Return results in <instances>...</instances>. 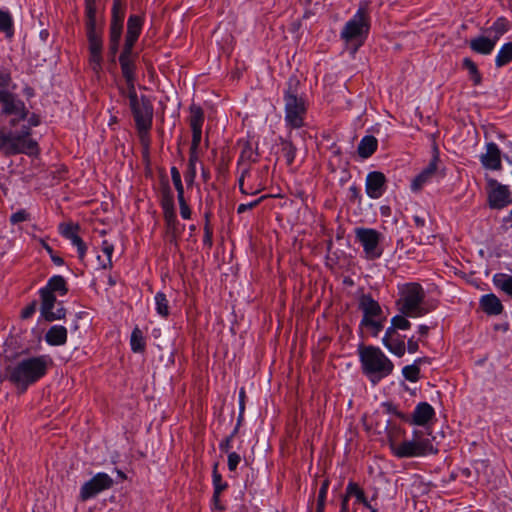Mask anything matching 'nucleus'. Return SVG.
I'll use <instances>...</instances> for the list:
<instances>
[{
  "label": "nucleus",
  "mask_w": 512,
  "mask_h": 512,
  "mask_svg": "<svg viewBox=\"0 0 512 512\" xmlns=\"http://www.w3.org/2000/svg\"><path fill=\"white\" fill-rule=\"evenodd\" d=\"M48 365L49 360L45 356L23 359L15 366L7 367L5 377L24 391L45 375Z\"/></svg>",
  "instance_id": "f257e3e1"
},
{
  "label": "nucleus",
  "mask_w": 512,
  "mask_h": 512,
  "mask_svg": "<svg viewBox=\"0 0 512 512\" xmlns=\"http://www.w3.org/2000/svg\"><path fill=\"white\" fill-rule=\"evenodd\" d=\"M359 357L363 373L374 384L389 376L394 369L392 361L378 347L360 348Z\"/></svg>",
  "instance_id": "f03ea898"
},
{
  "label": "nucleus",
  "mask_w": 512,
  "mask_h": 512,
  "mask_svg": "<svg viewBox=\"0 0 512 512\" xmlns=\"http://www.w3.org/2000/svg\"><path fill=\"white\" fill-rule=\"evenodd\" d=\"M30 128L23 127L19 133L6 128L0 129V152L5 156L16 154H34L38 151L37 142L30 137Z\"/></svg>",
  "instance_id": "7ed1b4c3"
},
{
  "label": "nucleus",
  "mask_w": 512,
  "mask_h": 512,
  "mask_svg": "<svg viewBox=\"0 0 512 512\" xmlns=\"http://www.w3.org/2000/svg\"><path fill=\"white\" fill-rule=\"evenodd\" d=\"M425 292L420 284L408 283L401 287L397 306L401 314L407 317H422L429 313L424 307Z\"/></svg>",
  "instance_id": "20e7f679"
},
{
  "label": "nucleus",
  "mask_w": 512,
  "mask_h": 512,
  "mask_svg": "<svg viewBox=\"0 0 512 512\" xmlns=\"http://www.w3.org/2000/svg\"><path fill=\"white\" fill-rule=\"evenodd\" d=\"M54 292H59L61 295L66 294V282L62 276H53L47 286L41 289V315L47 321L60 320L65 317V309L59 304L56 312H52L55 306L56 297Z\"/></svg>",
  "instance_id": "39448f33"
},
{
  "label": "nucleus",
  "mask_w": 512,
  "mask_h": 512,
  "mask_svg": "<svg viewBox=\"0 0 512 512\" xmlns=\"http://www.w3.org/2000/svg\"><path fill=\"white\" fill-rule=\"evenodd\" d=\"M132 111L136 127L142 141L147 137L152 126L153 106L146 96L138 97L135 87H131L126 95Z\"/></svg>",
  "instance_id": "423d86ee"
},
{
  "label": "nucleus",
  "mask_w": 512,
  "mask_h": 512,
  "mask_svg": "<svg viewBox=\"0 0 512 512\" xmlns=\"http://www.w3.org/2000/svg\"><path fill=\"white\" fill-rule=\"evenodd\" d=\"M11 78L8 74L0 73V88L9 86ZM1 115L11 116L10 125L15 126L19 121L24 120L28 115V110L22 100L15 94L0 89Z\"/></svg>",
  "instance_id": "0eeeda50"
},
{
  "label": "nucleus",
  "mask_w": 512,
  "mask_h": 512,
  "mask_svg": "<svg viewBox=\"0 0 512 512\" xmlns=\"http://www.w3.org/2000/svg\"><path fill=\"white\" fill-rule=\"evenodd\" d=\"M300 82L297 78H290L285 92V120L292 128L303 126V117L306 113L305 101L298 95Z\"/></svg>",
  "instance_id": "6e6552de"
},
{
  "label": "nucleus",
  "mask_w": 512,
  "mask_h": 512,
  "mask_svg": "<svg viewBox=\"0 0 512 512\" xmlns=\"http://www.w3.org/2000/svg\"><path fill=\"white\" fill-rule=\"evenodd\" d=\"M420 434V432L415 431L412 440H405L399 443L391 442L392 452L399 458L421 457L437 453L438 448L434 447L429 439L421 438Z\"/></svg>",
  "instance_id": "1a4fd4ad"
},
{
  "label": "nucleus",
  "mask_w": 512,
  "mask_h": 512,
  "mask_svg": "<svg viewBox=\"0 0 512 512\" xmlns=\"http://www.w3.org/2000/svg\"><path fill=\"white\" fill-rule=\"evenodd\" d=\"M370 29V17L366 7H360L356 14L350 19L344 26L341 37L346 42L357 41L358 45L354 48V52L357 48L363 44L365 38L368 35Z\"/></svg>",
  "instance_id": "9d476101"
},
{
  "label": "nucleus",
  "mask_w": 512,
  "mask_h": 512,
  "mask_svg": "<svg viewBox=\"0 0 512 512\" xmlns=\"http://www.w3.org/2000/svg\"><path fill=\"white\" fill-rule=\"evenodd\" d=\"M113 485L112 478L106 473H98L84 483L80 490V498L86 501Z\"/></svg>",
  "instance_id": "9b49d317"
},
{
  "label": "nucleus",
  "mask_w": 512,
  "mask_h": 512,
  "mask_svg": "<svg viewBox=\"0 0 512 512\" xmlns=\"http://www.w3.org/2000/svg\"><path fill=\"white\" fill-rule=\"evenodd\" d=\"M487 183L489 187L488 200L491 208L501 209L511 203V192L507 186L492 178H489Z\"/></svg>",
  "instance_id": "f8f14e48"
},
{
  "label": "nucleus",
  "mask_w": 512,
  "mask_h": 512,
  "mask_svg": "<svg viewBox=\"0 0 512 512\" xmlns=\"http://www.w3.org/2000/svg\"><path fill=\"white\" fill-rule=\"evenodd\" d=\"M355 236L362 245L365 253L381 254V252L377 250L380 241L383 239L380 232L371 228H356Z\"/></svg>",
  "instance_id": "ddd939ff"
},
{
  "label": "nucleus",
  "mask_w": 512,
  "mask_h": 512,
  "mask_svg": "<svg viewBox=\"0 0 512 512\" xmlns=\"http://www.w3.org/2000/svg\"><path fill=\"white\" fill-rule=\"evenodd\" d=\"M438 162H439V150L437 145L433 147V156L428 166L423 169L412 181L411 189L415 192L420 191L423 186L431 181V179L436 175L438 170Z\"/></svg>",
  "instance_id": "4468645a"
},
{
  "label": "nucleus",
  "mask_w": 512,
  "mask_h": 512,
  "mask_svg": "<svg viewBox=\"0 0 512 512\" xmlns=\"http://www.w3.org/2000/svg\"><path fill=\"white\" fill-rule=\"evenodd\" d=\"M59 233L70 240L73 245L77 247V252L82 256L86 252V246L83 243L79 232L80 226L78 223L67 221L59 224Z\"/></svg>",
  "instance_id": "2eb2a0df"
},
{
  "label": "nucleus",
  "mask_w": 512,
  "mask_h": 512,
  "mask_svg": "<svg viewBox=\"0 0 512 512\" xmlns=\"http://www.w3.org/2000/svg\"><path fill=\"white\" fill-rule=\"evenodd\" d=\"M190 116H189V125L192 130V140L193 146H199L202 137V126L204 123V111L203 109L196 105L192 104L189 108Z\"/></svg>",
  "instance_id": "dca6fc26"
},
{
  "label": "nucleus",
  "mask_w": 512,
  "mask_h": 512,
  "mask_svg": "<svg viewBox=\"0 0 512 512\" xmlns=\"http://www.w3.org/2000/svg\"><path fill=\"white\" fill-rule=\"evenodd\" d=\"M385 182L386 178L382 172H370L366 179L367 195L373 199L381 197L384 192Z\"/></svg>",
  "instance_id": "f3484780"
},
{
  "label": "nucleus",
  "mask_w": 512,
  "mask_h": 512,
  "mask_svg": "<svg viewBox=\"0 0 512 512\" xmlns=\"http://www.w3.org/2000/svg\"><path fill=\"white\" fill-rule=\"evenodd\" d=\"M480 161L486 169L499 170L501 168V151L498 146L490 142L486 146V153L480 156Z\"/></svg>",
  "instance_id": "a211bd4d"
},
{
  "label": "nucleus",
  "mask_w": 512,
  "mask_h": 512,
  "mask_svg": "<svg viewBox=\"0 0 512 512\" xmlns=\"http://www.w3.org/2000/svg\"><path fill=\"white\" fill-rule=\"evenodd\" d=\"M142 29V19L137 15H131L127 22V34L124 49L132 50Z\"/></svg>",
  "instance_id": "6ab92c4d"
},
{
  "label": "nucleus",
  "mask_w": 512,
  "mask_h": 512,
  "mask_svg": "<svg viewBox=\"0 0 512 512\" xmlns=\"http://www.w3.org/2000/svg\"><path fill=\"white\" fill-rule=\"evenodd\" d=\"M434 414L435 411L430 404L427 402H421L415 407L410 423L424 426L433 418Z\"/></svg>",
  "instance_id": "aec40b11"
},
{
  "label": "nucleus",
  "mask_w": 512,
  "mask_h": 512,
  "mask_svg": "<svg viewBox=\"0 0 512 512\" xmlns=\"http://www.w3.org/2000/svg\"><path fill=\"white\" fill-rule=\"evenodd\" d=\"M131 53H132V50L127 51L126 49H123V52L121 53V55L119 57L122 74L127 81L128 90L131 89V87H135L134 86V80H135L134 64L131 59Z\"/></svg>",
  "instance_id": "412c9836"
},
{
  "label": "nucleus",
  "mask_w": 512,
  "mask_h": 512,
  "mask_svg": "<svg viewBox=\"0 0 512 512\" xmlns=\"http://www.w3.org/2000/svg\"><path fill=\"white\" fill-rule=\"evenodd\" d=\"M45 340L52 346L64 345L67 341V329L62 325H54L45 334Z\"/></svg>",
  "instance_id": "4be33fe9"
},
{
  "label": "nucleus",
  "mask_w": 512,
  "mask_h": 512,
  "mask_svg": "<svg viewBox=\"0 0 512 512\" xmlns=\"http://www.w3.org/2000/svg\"><path fill=\"white\" fill-rule=\"evenodd\" d=\"M359 307L364 313L363 319L374 318L381 313V307L370 295H362Z\"/></svg>",
  "instance_id": "5701e85b"
},
{
  "label": "nucleus",
  "mask_w": 512,
  "mask_h": 512,
  "mask_svg": "<svg viewBox=\"0 0 512 512\" xmlns=\"http://www.w3.org/2000/svg\"><path fill=\"white\" fill-rule=\"evenodd\" d=\"M480 304L483 311L489 315H498L503 311V305L500 299L494 294L482 296Z\"/></svg>",
  "instance_id": "b1692460"
},
{
  "label": "nucleus",
  "mask_w": 512,
  "mask_h": 512,
  "mask_svg": "<svg viewBox=\"0 0 512 512\" xmlns=\"http://www.w3.org/2000/svg\"><path fill=\"white\" fill-rule=\"evenodd\" d=\"M496 43L489 36H478L470 41V48L479 54H490Z\"/></svg>",
  "instance_id": "393cba45"
},
{
  "label": "nucleus",
  "mask_w": 512,
  "mask_h": 512,
  "mask_svg": "<svg viewBox=\"0 0 512 512\" xmlns=\"http://www.w3.org/2000/svg\"><path fill=\"white\" fill-rule=\"evenodd\" d=\"M87 36L90 53L102 52L101 36L96 29V23H94L93 19H91V23L88 25Z\"/></svg>",
  "instance_id": "a878e982"
},
{
  "label": "nucleus",
  "mask_w": 512,
  "mask_h": 512,
  "mask_svg": "<svg viewBox=\"0 0 512 512\" xmlns=\"http://www.w3.org/2000/svg\"><path fill=\"white\" fill-rule=\"evenodd\" d=\"M377 139L374 136H365L358 145V154L362 158L370 157L377 149Z\"/></svg>",
  "instance_id": "bb28decb"
},
{
  "label": "nucleus",
  "mask_w": 512,
  "mask_h": 512,
  "mask_svg": "<svg viewBox=\"0 0 512 512\" xmlns=\"http://www.w3.org/2000/svg\"><path fill=\"white\" fill-rule=\"evenodd\" d=\"M382 342L384 346L396 356L402 357L405 354V343L400 339L399 335L393 338H383Z\"/></svg>",
  "instance_id": "cd10ccee"
},
{
  "label": "nucleus",
  "mask_w": 512,
  "mask_h": 512,
  "mask_svg": "<svg viewBox=\"0 0 512 512\" xmlns=\"http://www.w3.org/2000/svg\"><path fill=\"white\" fill-rule=\"evenodd\" d=\"M493 283L507 295L512 298V275L505 273L495 274L493 277Z\"/></svg>",
  "instance_id": "c85d7f7f"
},
{
  "label": "nucleus",
  "mask_w": 512,
  "mask_h": 512,
  "mask_svg": "<svg viewBox=\"0 0 512 512\" xmlns=\"http://www.w3.org/2000/svg\"><path fill=\"white\" fill-rule=\"evenodd\" d=\"M507 31V22L504 18L497 19L493 25L486 29L488 36L495 42Z\"/></svg>",
  "instance_id": "c756f323"
},
{
  "label": "nucleus",
  "mask_w": 512,
  "mask_h": 512,
  "mask_svg": "<svg viewBox=\"0 0 512 512\" xmlns=\"http://www.w3.org/2000/svg\"><path fill=\"white\" fill-rule=\"evenodd\" d=\"M512 60V42L505 43L499 50L495 63L497 67H502Z\"/></svg>",
  "instance_id": "7c9ffc66"
},
{
  "label": "nucleus",
  "mask_w": 512,
  "mask_h": 512,
  "mask_svg": "<svg viewBox=\"0 0 512 512\" xmlns=\"http://www.w3.org/2000/svg\"><path fill=\"white\" fill-rule=\"evenodd\" d=\"M155 305L160 316L167 317L169 315V301L163 292L156 293Z\"/></svg>",
  "instance_id": "2f4dec72"
},
{
  "label": "nucleus",
  "mask_w": 512,
  "mask_h": 512,
  "mask_svg": "<svg viewBox=\"0 0 512 512\" xmlns=\"http://www.w3.org/2000/svg\"><path fill=\"white\" fill-rule=\"evenodd\" d=\"M145 347V341L142 331L136 327L131 334V349L134 352H142Z\"/></svg>",
  "instance_id": "473e14b6"
},
{
  "label": "nucleus",
  "mask_w": 512,
  "mask_h": 512,
  "mask_svg": "<svg viewBox=\"0 0 512 512\" xmlns=\"http://www.w3.org/2000/svg\"><path fill=\"white\" fill-rule=\"evenodd\" d=\"M463 67L468 70L474 85H479L482 81V77L478 71L477 65L470 58H465L463 60Z\"/></svg>",
  "instance_id": "72a5a7b5"
},
{
  "label": "nucleus",
  "mask_w": 512,
  "mask_h": 512,
  "mask_svg": "<svg viewBox=\"0 0 512 512\" xmlns=\"http://www.w3.org/2000/svg\"><path fill=\"white\" fill-rule=\"evenodd\" d=\"M123 19H124V10L121 6L120 0H115L113 8H112V21L111 26L114 24H119V30L122 31L123 27Z\"/></svg>",
  "instance_id": "f704fd0d"
},
{
  "label": "nucleus",
  "mask_w": 512,
  "mask_h": 512,
  "mask_svg": "<svg viewBox=\"0 0 512 512\" xmlns=\"http://www.w3.org/2000/svg\"><path fill=\"white\" fill-rule=\"evenodd\" d=\"M0 31L5 32L9 37L13 34L11 15L2 10H0Z\"/></svg>",
  "instance_id": "c9c22d12"
},
{
  "label": "nucleus",
  "mask_w": 512,
  "mask_h": 512,
  "mask_svg": "<svg viewBox=\"0 0 512 512\" xmlns=\"http://www.w3.org/2000/svg\"><path fill=\"white\" fill-rule=\"evenodd\" d=\"M164 216L169 225H171L175 219L174 204L171 197H167L163 201Z\"/></svg>",
  "instance_id": "e433bc0d"
},
{
  "label": "nucleus",
  "mask_w": 512,
  "mask_h": 512,
  "mask_svg": "<svg viewBox=\"0 0 512 512\" xmlns=\"http://www.w3.org/2000/svg\"><path fill=\"white\" fill-rule=\"evenodd\" d=\"M121 33L122 31L119 30V24H114L113 27H110V49L113 54L117 52Z\"/></svg>",
  "instance_id": "4c0bfd02"
},
{
  "label": "nucleus",
  "mask_w": 512,
  "mask_h": 512,
  "mask_svg": "<svg viewBox=\"0 0 512 512\" xmlns=\"http://www.w3.org/2000/svg\"><path fill=\"white\" fill-rule=\"evenodd\" d=\"M281 145L282 153L286 159V163L288 165H291L295 158L296 148L291 142L288 141H282Z\"/></svg>",
  "instance_id": "58836bf2"
},
{
  "label": "nucleus",
  "mask_w": 512,
  "mask_h": 512,
  "mask_svg": "<svg viewBox=\"0 0 512 512\" xmlns=\"http://www.w3.org/2000/svg\"><path fill=\"white\" fill-rule=\"evenodd\" d=\"M403 376L412 382H416L419 379L420 369L417 365L405 366L402 370Z\"/></svg>",
  "instance_id": "ea45409f"
},
{
  "label": "nucleus",
  "mask_w": 512,
  "mask_h": 512,
  "mask_svg": "<svg viewBox=\"0 0 512 512\" xmlns=\"http://www.w3.org/2000/svg\"><path fill=\"white\" fill-rule=\"evenodd\" d=\"M241 161L255 162L257 153L249 143H245L240 156Z\"/></svg>",
  "instance_id": "a19ab883"
},
{
  "label": "nucleus",
  "mask_w": 512,
  "mask_h": 512,
  "mask_svg": "<svg viewBox=\"0 0 512 512\" xmlns=\"http://www.w3.org/2000/svg\"><path fill=\"white\" fill-rule=\"evenodd\" d=\"M346 489H347L348 495L355 496L358 502H360L361 500H364V498H365L364 492L358 486V484H356L354 482H350L347 485Z\"/></svg>",
  "instance_id": "79ce46f5"
},
{
  "label": "nucleus",
  "mask_w": 512,
  "mask_h": 512,
  "mask_svg": "<svg viewBox=\"0 0 512 512\" xmlns=\"http://www.w3.org/2000/svg\"><path fill=\"white\" fill-rule=\"evenodd\" d=\"M391 324L394 325L396 329L406 330L409 329L411 323L406 319L405 315H397L392 318Z\"/></svg>",
  "instance_id": "37998d69"
},
{
  "label": "nucleus",
  "mask_w": 512,
  "mask_h": 512,
  "mask_svg": "<svg viewBox=\"0 0 512 512\" xmlns=\"http://www.w3.org/2000/svg\"><path fill=\"white\" fill-rule=\"evenodd\" d=\"M327 490H328V483H327V481H325V482H323V484H322V486H321V488L319 490L318 503H317V512H323L324 511Z\"/></svg>",
  "instance_id": "c03bdc74"
},
{
  "label": "nucleus",
  "mask_w": 512,
  "mask_h": 512,
  "mask_svg": "<svg viewBox=\"0 0 512 512\" xmlns=\"http://www.w3.org/2000/svg\"><path fill=\"white\" fill-rule=\"evenodd\" d=\"M362 325L368 326L372 329L373 335L377 336L378 333L382 330L383 325L380 321L375 320L374 318L362 319Z\"/></svg>",
  "instance_id": "a18cd8bd"
},
{
  "label": "nucleus",
  "mask_w": 512,
  "mask_h": 512,
  "mask_svg": "<svg viewBox=\"0 0 512 512\" xmlns=\"http://www.w3.org/2000/svg\"><path fill=\"white\" fill-rule=\"evenodd\" d=\"M213 485L214 491L217 493H221L227 487V484L222 481L221 475L217 472L216 468L213 471Z\"/></svg>",
  "instance_id": "49530a36"
},
{
  "label": "nucleus",
  "mask_w": 512,
  "mask_h": 512,
  "mask_svg": "<svg viewBox=\"0 0 512 512\" xmlns=\"http://www.w3.org/2000/svg\"><path fill=\"white\" fill-rule=\"evenodd\" d=\"M171 177H172V181H173V184H174L176 190L177 191L184 190V187H183V184L181 181L180 172L178 171V169L176 167L171 168Z\"/></svg>",
  "instance_id": "de8ad7c7"
},
{
  "label": "nucleus",
  "mask_w": 512,
  "mask_h": 512,
  "mask_svg": "<svg viewBox=\"0 0 512 512\" xmlns=\"http://www.w3.org/2000/svg\"><path fill=\"white\" fill-rule=\"evenodd\" d=\"M102 55L101 52L90 53V63L92 69L98 72L101 69Z\"/></svg>",
  "instance_id": "09e8293b"
},
{
  "label": "nucleus",
  "mask_w": 512,
  "mask_h": 512,
  "mask_svg": "<svg viewBox=\"0 0 512 512\" xmlns=\"http://www.w3.org/2000/svg\"><path fill=\"white\" fill-rule=\"evenodd\" d=\"M241 457L236 452H231L228 455V468L230 471H234L240 463Z\"/></svg>",
  "instance_id": "8fccbe9b"
},
{
  "label": "nucleus",
  "mask_w": 512,
  "mask_h": 512,
  "mask_svg": "<svg viewBox=\"0 0 512 512\" xmlns=\"http://www.w3.org/2000/svg\"><path fill=\"white\" fill-rule=\"evenodd\" d=\"M28 218H29V214L25 210H20L11 215L10 221L13 224H17V223L24 222V221L28 220Z\"/></svg>",
  "instance_id": "3c124183"
},
{
  "label": "nucleus",
  "mask_w": 512,
  "mask_h": 512,
  "mask_svg": "<svg viewBox=\"0 0 512 512\" xmlns=\"http://www.w3.org/2000/svg\"><path fill=\"white\" fill-rule=\"evenodd\" d=\"M264 198H266V196H262L258 199H256L255 201H252L250 203H247V204H240L237 208V212L239 214L241 213H244L245 211L249 210V209H253L254 207H256Z\"/></svg>",
  "instance_id": "603ef678"
},
{
  "label": "nucleus",
  "mask_w": 512,
  "mask_h": 512,
  "mask_svg": "<svg viewBox=\"0 0 512 512\" xmlns=\"http://www.w3.org/2000/svg\"><path fill=\"white\" fill-rule=\"evenodd\" d=\"M238 428H239V425L237 424V426L235 427V429L233 430L232 434L230 436H228L226 439H224L221 443H220V449L224 452H228L229 449L231 448V442H232V438L235 436V434L238 432Z\"/></svg>",
  "instance_id": "864d4df0"
},
{
  "label": "nucleus",
  "mask_w": 512,
  "mask_h": 512,
  "mask_svg": "<svg viewBox=\"0 0 512 512\" xmlns=\"http://www.w3.org/2000/svg\"><path fill=\"white\" fill-rule=\"evenodd\" d=\"M239 408H240V413H239V417H238V425H240V423L243 419V412L245 409V390H244V388H241L240 392H239Z\"/></svg>",
  "instance_id": "5fc2aeb1"
},
{
  "label": "nucleus",
  "mask_w": 512,
  "mask_h": 512,
  "mask_svg": "<svg viewBox=\"0 0 512 512\" xmlns=\"http://www.w3.org/2000/svg\"><path fill=\"white\" fill-rule=\"evenodd\" d=\"M36 311V302H31L28 306H26L21 312L22 319L30 318Z\"/></svg>",
  "instance_id": "6e6d98bb"
},
{
  "label": "nucleus",
  "mask_w": 512,
  "mask_h": 512,
  "mask_svg": "<svg viewBox=\"0 0 512 512\" xmlns=\"http://www.w3.org/2000/svg\"><path fill=\"white\" fill-rule=\"evenodd\" d=\"M249 172V168H245L239 178V188H240V191L243 193V194H253L254 192H249L247 191L245 188H244V178L245 176L248 174Z\"/></svg>",
  "instance_id": "4d7b16f0"
},
{
  "label": "nucleus",
  "mask_w": 512,
  "mask_h": 512,
  "mask_svg": "<svg viewBox=\"0 0 512 512\" xmlns=\"http://www.w3.org/2000/svg\"><path fill=\"white\" fill-rule=\"evenodd\" d=\"M102 251L104 254H106L107 256H111L112 253L114 252V246L112 243H110L108 240H104L102 242Z\"/></svg>",
  "instance_id": "13d9d810"
},
{
  "label": "nucleus",
  "mask_w": 512,
  "mask_h": 512,
  "mask_svg": "<svg viewBox=\"0 0 512 512\" xmlns=\"http://www.w3.org/2000/svg\"><path fill=\"white\" fill-rule=\"evenodd\" d=\"M199 146H193V141L191 142V147H190V157H189V163H190V166H194L195 162L197 161V149H198Z\"/></svg>",
  "instance_id": "bf43d9fd"
},
{
  "label": "nucleus",
  "mask_w": 512,
  "mask_h": 512,
  "mask_svg": "<svg viewBox=\"0 0 512 512\" xmlns=\"http://www.w3.org/2000/svg\"><path fill=\"white\" fill-rule=\"evenodd\" d=\"M180 206V214L184 219H189L191 216V211L187 203H183Z\"/></svg>",
  "instance_id": "052dcab7"
},
{
  "label": "nucleus",
  "mask_w": 512,
  "mask_h": 512,
  "mask_svg": "<svg viewBox=\"0 0 512 512\" xmlns=\"http://www.w3.org/2000/svg\"><path fill=\"white\" fill-rule=\"evenodd\" d=\"M407 348L410 353H415L418 350L417 341L413 340L412 338L409 339L407 342Z\"/></svg>",
  "instance_id": "680f3d73"
},
{
  "label": "nucleus",
  "mask_w": 512,
  "mask_h": 512,
  "mask_svg": "<svg viewBox=\"0 0 512 512\" xmlns=\"http://www.w3.org/2000/svg\"><path fill=\"white\" fill-rule=\"evenodd\" d=\"M396 328L394 327V325L391 324V327H389L386 332H385V335L383 338H393L395 336H397V332H396Z\"/></svg>",
  "instance_id": "e2e57ef3"
},
{
  "label": "nucleus",
  "mask_w": 512,
  "mask_h": 512,
  "mask_svg": "<svg viewBox=\"0 0 512 512\" xmlns=\"http://www.w3.org/2000/svg\"><path fill=\"white\" fill-rule=\"evenodd\" d=\"M219 498H220V493H217L214 491L213 501H214L215 507L219 510H222L223 507L219 504Z\"/></svg>",
  "instance_id": "0e129e2a"
},
{
  "label": "nucleus",
  "mask_w": 512,
  "mask_h": 512,
  "mask_svg": "<svg viewBox=\"0 0 512 512\" xmlns=\"http://www.w3.org/2000/svg\"><path fill=\"white\" fill-rule=\"evenodd\" d=\"M87 14H88L87 26H88L91 23V19H93L95 21V11H94V9L92 7H88Z\"/></svg>",
  "instance_id": "69168bd1"
},
{
  "label": "nucleus",
  "mask_w": 512,
  "mask_h": 512,
  "mask_svg": "<svg viewBox=\"0 0 512 512\" xmlns=\"http://www.w3.org/2000/svg\"><path fill=\"white\" fill-rule=\"evenodd\" d=\"M414 222H415L417 227H423L424 224H425L424 219L419 217V216H414Z\"/></svg>",
  "instance_id": "338daca9"
},
{
  "label": "nucleus",
  "mask_w": 512,
  "mask_h": 512,
  "mask_svg": "<svg viewBox=\"0 0 512 512\" xmlns=\"http://www.w3.org/2000/svg\"><path fill=\"white\" fill-rule=\"evenodd\" d=\"M29 123L30 125L32 126H37L39 124V118L38 116L36 115H32L30 118H29Z\"/></svg>",
  "instance_id": "774afa93"
}]
</instances>
